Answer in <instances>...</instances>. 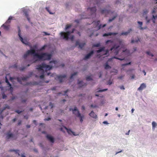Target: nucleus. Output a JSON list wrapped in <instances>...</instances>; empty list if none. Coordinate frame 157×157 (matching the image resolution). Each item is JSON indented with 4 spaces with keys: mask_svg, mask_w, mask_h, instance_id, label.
<instances>
[{
    "mask_svg": "<svg viewBox=\"0 0 157 157\" xmlns=\"http://www.w3.org/2000/svg\"><path fill=\"white\" fill-rule=\"evenodd\" d=\"M29 55V54L26 52V53L24 54L23 57L24 58H26Z\"/></svg>",
    "mask_w": 157,
    "mask_h": 157,
    "instance_id": "40",
    "label": "nucleus"
},
{
    "mask_svg": "<svg viewBox=\"0 0 157 157\" xmlns=\"http://www.w3.org/2000/svg\"><path fill=\"white\" fill-rule=\"evenodd\" d=\"M131 31H132V29H130L127 32H122L121 33V35H127L129 33H130V32Z\"/></svg>",
    "mask_w": 157,
    "mask_h": 157,
    "instance_id": "22",
    "label": "nucleus"
},
{
    "mask_svg": "<svg viewBox=\"0 0 157 157\" xmlns=\"http://www.w3.org/2000/svg\"><path fill=\"white\" fill-rule=\"evenodd\" d=\"M85 118V116L83 115H81V114L79 113V119L80 120V121L81 122H82L83 121V120Z\"/></svg>",
    "mask_w": 157,
    "mask_h": 157,
    "instance_id": "21",
    "label": "nucleus"
},
{
    "mask_svg": "<svg viewBox=\"0 0 157 157\" xmlns=\"http://www.w3.org/2000/svg\"><path fill=\"white\" fill-rule=\"evenodd\" d=\"M148 13V11L147 10H145L144 11L143 14V16H144L145 15H146V14Z\"/></svg>",
    "mask_w": 157,
    "mask_h": 157,
    "instance_id": "37",
    "label": "nucleus"
},
{
    "mask_svg": "<svg viewBox=\"0 0 157 157\" xmlns=\"http://www.w3.org/2000/svg\"><path fill=\"white\" fill-rule=\"evenodd\" d=\"M131 62H129L128 63H126L125 64H122V66H126V65H130V64H131Z\"/></svg>",
    "mask_w": 157,
    "mask_h": 157,
    "instance_id": "45",
    "label": "nucleus"
},
{
    "mask_svg": "<svg viewBox=\"0 0 157 157\" xmlns=\"http://www.w3.org/2000/svg\"><path fill=\"white\" fill-rule=\"evenodd\" d=\"M21 120H20L18 121V125H19L21 124Z\"/></svg>",
    "mask_w": 157,
    "mask_h": 157,
    "instance_id": "54",
    "label": "nucleus"
},
{
    "mask_svg": "<svg viewBox=\"0 0 157 157\" xmlns=\"http://www.w3.org/2000/svg\"><path fill=\"white\" fill-rule=\"evenodd\" d=\"M2 96L3 99H5L7 97L6 95L4 94H2Z\"/></svg>",
    "mask_w": 157,
    "mask_h": 157,
    "instance_id": "49",
    "label": "nucleus"
},
{
    "mask_svg": "<svg viewBox=\"0 0 157 157\" xmlns=\"http://www.w3.org/2000/svg\"><path fill=\"white\" fill-rule=\"evenodd\" d=\"M66 77V75H57L56 79H58L59 80L60 83L62 82L63 81V79Z\"/></svg>",
    "mask_w": 157,
    "mask_h": 157,
    "instance_id": "9",
    "label": "nucleus"
},
{
    "mask_svg": "<svg viewBox=\"0 0 157 157\" xmlns=\"http://www.w3.org/2000/svg\"><path fill=\"white\" fill-rule=\"evenodd\" d=\"M6 82L7 83L8 85L9 86H10V88H12V87H11V84L9 82V81L7 79V78H6Z\"/></svg>",
    "mask_w": 157,
    "mask_h": 157,
    "instance_id": "31",
    "label": "nucleus"
},
{
    "mask_svg": "<svg viewBox=\"0 0 157 157\" xmlns=\"http://www.w3.org/2000/svg\"><path fill=\"white\" fill-rule=\"evenodd\" d=\"M13 134L11 133H8L7 134V136L6 138L7 139H9L10 138L13 137Z\"/></svg>",
    "mask_w": 157,
    "mask_h": 157,
    "instance_id": "24",
    "label": "nucleus"
},
{
    "mask_svg": "<svg viewBox=\"0 0 157 157\" xmlns=\"http://www.w3.org/2000/svg\"><path fill=\"white\" fill-rule=\"evenodd\" d=\"M85 45V43H81L79 42V48H82V47H83Z\"/></svg>",
    "mask_w": 157,
    "mask_h": 157,
    "instance_id": "33",
    "label": "nucleus"
},
{
    "mask_svg": "<svg viewBox=\"0 0 157 157\" xmlns=\"http://www.w3.org/2000/svg\"><path fill=\"white\" fill-rule=\"evenodd\" d=\"M89 115L92 117L96 119L97 118V115L95 113L92 111L90 113H89Z\"/></svg>",
    "mask_w": 157,
    "mask_h": 157,
    "instance_id": "17",
    "label": "nucleus"
},
{
    "mask_svg": "<svg viewBox=\"0 0 157 157\" xmlns=\"http://www.w3.org/2000/svg\"><path fill=\"white\" fill-rule=\"evenodd\" d=\"M71 26V25H66V27L65 28V30H66L69 28H70Z\"/></svg>",
    "mask_w": 157,
    "mask_h": 157,
    "instance_id": "35",
    "label": "nucleus"
},
{
    "mask_svg": "<svg viewBox=\"0 0 157 157\" xmlns=\"http://www.w3.org/2000/svg\"><path fill=\"white\" fill-rule=\"evenodd\" d=\"M82 81H79V89L80 88V87H81V86H80V85H81V84L82 83Z\"/></svg>",
    "mask_w": 157,
    "mask_h": 157,
    "instance_id": "55",
    "label": "nucleus"
},
{
    "mask_svg": "<svg viewBox=\"0 0 157 157\" xmlns=\"http://www.w3.org/2000/svg\"><path fill=\"white\" fill-rule=\"evenodd\" d=\"M82 110H84L85 109V107L84 106H82Z\"/></svg>",
    "mask_w": 157,
    "mask_h": 157,
    "instance_id": "62",
    "label": "nucleus"
},
{
    "mask_svg": "<svg viewBox=\"0 0 157 157\" xmlns=\"http://www.w3.org/2000/svg\"><path fill=\"white\" fill-rule=\"evenodd\" d=\"M145 17V19H146L147 21V23H149V20H147V16H146V17Z\"/></svg>",
    "mask_w": 157,
    "mask_h": 157,
    "instance_id": "60",
    "label": "nucleus"
},
{
    "mask_svg": "<svg viewBox=\"0 0 157 157\" xmlns=\"http://www.w3.org/2000/svg\"><path fill=\"white\" fill-rule=\"evenodd\" d=\"M35 55L39 59L43 60H49L52 57L51 54H49L47 53H43L40 54H36Z\"/></svg>",
    "mask_w": 157,
    "mask_h": 157,
    "instance_id": "4",
    "label": "nucleus"
},
{
    "mask_svg": "<svg viewBox=\"0 0 157 157\" xmlns=\"http://www.w3.org/2000/svg\"><path fill=\"white\" fill-rule=\"evenodd\" d=\"M109 52V50L108 49L106 50L105 51V53L104 54V55H106L107 54V53Z\"/></svg>",
    "mask_w": 157,
    "mask_h": 157,
    "instance_id": "53",
    "label": "nucleus"
},
{
    "mask_svg": "<svg viewBox=\"0 0 157 157\" xmlns=\"http://www.w3.org/2000/svg\"><path fill=\"white\" fill-rule=\"evenodd\" d=\"M10 67H13V68H17V64H14V65H13L11 66H10Z\"/></svg>",
    "mask_w": 157,
    "mask_h": 157,
    "instance_id": "44",
    "label": "nucleus"
},
{
    "mask_svg": "<svg viewBox=\"0 0 157 157\" xmlns=\"http://www.w3.org/2000/svg\"><path fill=\"white\" fill-rule=\"evenodd\" d=\"M24 117L26 119H28V116H24Z\"/></svg>",
    "mask_w": 157,
    "mask_h": 157,
    "instance_id": "64",
    "label": "nucleus"
},
{
    "mask_svg": "<svg viewBox=\"0 0 157 157\" xmlns=\"http://www.w3.org/2000/svg\"><path fill=\"white\" fill-rule=\"evenodd\" d=\"M153 18L154 19H155V18H157V16H154V15H153Z\"/></svg>",
    "mask_w": 157,
    "mask_h": 157,
    "instance_id": "63",
    "label": "nucleus"
},
{
    "mask_svg": "<svg viewBox=\"0 0 157 157\" xmlns=\"http://www.w3.org/2000/svg\"><path fill=\"white\" fill-rule=\"evenodd\" d=\"M119 47V45H117L116 44H115L110 49V51H113V52H114V54L115 55H117L118 54L119 52L118 48Z\"/></svg>",
    "mask_w": 157,
    "mask_h": 157,
    "instance_id": "6",
    "label": "nucleus"
},
{
    "mask_svg": "<svg viewBox=\"0 0 157 157\" xmlns=\"http://www.w3.org/2000/svg\"><path fill=\"white\" fill-rule=\"evenodd\" d=\"M113 40H107L106 42H105V44H108L109 43H110L111 44L113 43Z\"/></svg>",
    "mask_w": 157,
    "mask_h": 157,
    "instance_id": "36",
    "label": "nucleus"
},
{
    "mask_svg": "<svg viewBox=\"0 0 157 157\" xmlns=\"http://www.w3.org/2000/svg\"><path fill=\"white\" fill-rule=\"evenodd\" d=\"M117 13H116L115 15L112 18H110L109 20V22H111L117 16Z\"/></svg>",
    "mask_w": 157,
    "mask_h": 157,
    "instance_id": "28",
    "label": "nucleus"
},
{
    "mask_svg": "<svg viewBox=\"0 0 157 157\" xmlns=\"http://www.w3.org/2000/svg\"><path fill=\"white\" fill-rule=\"evenodd\" d=\"M12 17L11 16H10L9 17L8 20L6 21L5 23L6 24H9L10 25V22L11 20L12 19Z\"/></svg>",
    "mask_w": 157,
    "mask_h": 157,
    "instance_id": "23",
    "label": "nucleus"
},
{
    "mask_svg": "<svg viewBox=\"0 0 157 157\" xmlns=\"http://www.w3.org/2000/svg\"><path fill=\"white\" fill-rule=\"evenodd\" d=\"M49 106L51 107V108H52L53 107V104L51 102H50L49 104Z\"/></svg>",
    "mask_w": 157,
    "mask_h": 157,
    "instance_id": "51",
    "label": "nucleus"
},
{
    "mask_svg": "<svg viewBox=\"0 0 157 157\" xmlns=\"http://www.w3.org/2000/svg\"><path fill=\"white\" fill-rule=\"evenodd\" d=\"M92 22L94 25H95L94 28H96V29L95 30H98L101 28H103L105 27L106 25V24H104L103 25H102L101 24H100V22L99 21H98L96 22L93 21H92Z\"/></svg>",
    "mask_w": 157,
    "mask_h": 157,
    "instance_id": "5",
    "label": "nucleus"
},
{
    "mask_svg": "<svg viewBox=\"0 0 157 157\" xmlns=\"http://www.w3.org/2000/svg\"><path fill=\"white\" fill-rule=\"evenodd\" d=\"M56 87H54L52 88H51L52 90H55L56 89Z\"/></svg>",
    "mask_w": 157,
    "mask_h": 157,
    "instance_id": "61",
    "label": "nucleus"
},
{
    "mask_svg": "<svg viewBox=\"0 0 157 157\" xmlns=\"http://www.w3.org/2000/svg\"><path fill=\"white\" fill-rule=\"evenodd\" d=\"M138 40H132L131 43H134L135 42H137L138 41H140L139 39L138 38Z\"/></svg>",
    "mask_w": 157,
    "mask_h": 157,
    "instance_id": "39",
    "label": "nucleus"
},
{
    "mask_svg": "<svg viewBox=\"0 0 157 157\" xmlns=\"http://www.w3.org/2000/svg\"><path fill=\"white\" fill-rule=\"evenodd\" d=\"M28 77H25L22 78H20L19 77H17L16 78V79L17 80V81L19 82L21 84H22V80L23 81H26L27 80V79L28 78Z\"/></svg>",
    "mask_w": 157,
    "mask_h": 157,
    "instance_id": "10",
    "label": "nucleus"
},
{
    "mask_svg": "<svg viewBox=\"0 0 157 157\" xmlns=\"http://www.w3.org/2000/svg\"><path fill=\"white\" fill-rule=\"evenodd\" d=\"M46 47V45H44L40 49V50H43L45 49V48Z\"/></svg>",
    "mask_w": 157,
    "mask_h": 157,
    "instance_id": "48",
    "label": "nucleus"
},
{
    "mask_svg": "<svg viewBox=\"0 0 157 157\" xmlns=\"http://www.w3.org/2000/svg\"><path fill=\"white\" fill-rule=\"evenodd\" d=\"M108 90L107 89H105L103 90H99L98 91V92H102L103 91H106Z\"/></svg>",
    "mask_w": 157,
    "mask_h": 157,
    "instance_id": "43",
    "label": "nucleus"
},
{
    "mask_svg": "<svg viewBox=\"0 0 157 157\" xmlns=\"http://www.w3.org/2000/svg\"><path fill=\"white\" fill-rule=\"evenodd\" d=\"M15 112L16 113H18V114H20V113H22V111H20L19 110H16L15 111Z\"/></svg>",
    "mask_w": 157,
    "mask_h": 157,
    "instance_id": "50",
    "label": "nucleus"
},
{
    "mask_svg": "<svg viewBox=\"0 0 157 157\" xmlns=\"http://www.w3.org/2000/svg\"><path fill=\"white\" fill-rule=\"evenodd\" d=\"M138 23L140 25V29L141 30H143L144 29L142 27L143 23L140 21H138Z\"/></svg>",
    "mask_w": 157,
    "mask_h": 157,
    "instance_id": "30",
    "label": "nucleus"
},
{
    "mask_svg": "<svg viewBox=\"0 0 157 157\" xmlns=\"http://www.w3.org/2000/svg\"><path fill=\"white\" fill-rule=\"evenodd\" d=\"M17 98V97H15V96H13L11 98V99L12 100H14V99H15L16 98Z\"/></svg>",
    "mask_w": 157,
    "mask_h": 157,
    "instance_id": "59",
    "label": "nucleus"
},
{
    "mask_svg": "<svg viewBox=\"0 0 157 157\" xmlns=\"http://www.w3.org/2000/svg\"><path fill=\"white\" fill-rule=\"evenodd\" d=\"M146 87V84L144 83L141 84L140 86L138 89V90L139 91L142 90L144 89Z\"/></svg>",
    "mask_w": 157,
    "mask_h": 157,
    "instance_id": "15",
    "label": "nucleus"
},
{
    "mask_svg": "<svg viewBox=\"0 0 157 157\" xmlns=\"http://www.w3.org/2000/svg\"><path fill=\"white\" fill-rule=\"evenodd\" d=\"M97 9L95 6L92 7H89L87 9V11L88 13H90V16L89 17H87L84 15H82L81 16V17H80L81 19H86V18H93L95 16L96 12ZM80 17H79V19Z\"/></svg>",
    "mask_w": 157,
    "mask_h": 157,
    "instance_id": "3",
    "label": "nucleus"
},
{
    "mask_svg": "<svg viewBox=\"0 0 157 157\" xmlns=\"http://www.w3.org/2000/svg\"><path fill=\"white\" fill-rule=\"evenodd\" d=\"M18 30V36L20 38V40L21 41V42L23 43L24 44H25V45H28V42L27 41L25 40L21 36V30L20 29V27L18 26L17 27Z\"/></svg>",
    "mask_w": 157,
    "mask_h": 157,
    "instance_id": "7",
    "label": "nucleus"
},
{
    "mask_svg": "<svg viewBox=\"0 0 157 157\" xmlns=\"http://www.w3.org/2000/svg\"><path fill=\"white\" fill-rule=\"evenodd\" d=\"M105 49V47H103L101 48H100L97 51V53H100L102 51H104Z\"/></svg>",
    "mask_w": 157,
    "mask_h": 157,
    "instance_id": "27",
    "label": "nucleus"
},
{
    "mask_svg": "<svg viewBox=\"0 0 157 157\" xmlns=\"http://www.w3.org/2000/svg\"><path fill=\"white\" fill-rule=\"evenodd\" d=\"M74 30L75 29H73L71 32H61L60 33L61 38L66 40H67L69 39H70L72 41H73L74 39V36L73 35H71V33H73Z\"/></svg>",
    "mask_w": 157,
    "mask_h": 157,
    "instance_id": "2",
    "label": "nucleus"
},
{
    "mask_svg": "<svg viewBox=\"0 0 157 157\" xmlns=\"http://www.w3.org/2000/svg\"><path fill=\"white\" fill-rule=\"evenodd\" d=\"M25 67H21L19 68V70L21 71H23L25 69Z\"/></svg>",
    "mask_w": 157,
    "mask_h": 157,
    "instance_id": "47",
    "label": "nucleus"
},
{
    "mask_svg": "<svg viewBox=\"0 0 157 157\" xmlns=\"http://www.w3.org/2000/svg\"><path fill=\"white\" fill-rule=\"evenodd\" d=\"M3 27L4 29L6 30H8L9 29L10 27V25L9 24H6V23H4L3 24L2 26Z\"/></svg>",
    "mask_w": 157,
    "mask_h": 157,
    "instance_id": "19",
    "label": "nucleus"
},
{
    "mask_svg": "<svg viewBox=\"0 0 157 157\" xmlns=\"http://www.w3.org/2000/svg\"><path fill=\"white\" fill-rule=\"evenodd\" d=\"M86 79L87 81H90L92 80V78L90 76H88L86 77Z\"/></svg>",
    "mask_w": 157,
    "mask_h": 157,
    "instance_id": "34",
    "label": "nucleus"
},
{
    "mask_svg": "<svg viewBox=\"0 0 157 157\" xmlns=\"http://www.w3.org/2000/svg\"><path fill=\"white\" fill-rule=\"evenodd\" d=\"M120 88L121 90H124L125 89L124 86H121L120 87Z\"/></svg>",
    "mask_w": 157,
    "mask_h": 157,
    "instance_id": "57",
    "label": "nucleus"
},
{
    "mask_svg": "<svg viewBox=\"0 0 157 157\" xmlns=\"http://www.w3.org/2000/svg\"><path fill=\"white\" fill-rule=\"evenodd\" d=\"M97 106L96 105H90V107L92 108H95L97 107Z\"/></svg>",
    "mask_w": 157,
    "mask_h": 157,
    "instance_id": "58",
    "label": "nucleus"
},
{
    "mask_svg": "<svg viewBox=\"0 0 157 157\" xmlns=\"http://www.w3.org/2000/svg\"><path fill=\"white\" fill-rule=\"evenodd\" d=\"M100 46V43H98L95 44H94L93 45V47H98Z\"/></svg>",
    "mask_w": 157,
    "mask_h": 157,
    "instance_id": "38",
    "label": "nucleus"
},
{
    "mask_svg": "<svg viewBox=\"0 0 157 157\" xmlns=\"http://www.w3.org/2000/svg\"><path fill=\"white\" fill-rule=\"evenodd\" d=\"M43 33L45 34V35H50V34L49 33H47L46 32H43Z\"/></svg>",
    "mask_w": 157,
    "mask_h": 157,
    "instance_id": "56",
    "label": "nucleus"
},
{
    "mask_svg": "<svg viewBox=\"0 0 157 157\" xmlns=\"http://www.w3.org/2000/svg\"><path fill=\"white\" fill-rule=\"evenodd\" d=\"M50 65H48L44 63H43L41 65H38L36 69L39 71H41L42 72V74L40 76V78L43 79L44 77V69L46 71L51 70L53 67H58V62L56 60H52L49 62Z\"/></svg>",
    "mask_w": 157,
    "mask_h": 157,
    "instance_id": "1",
    "label": "nucleus"
},
{
    "mask_svg": "<svg viewBox=\"0 0 157 157\" xmlns=\"http://www.w3.org/2000/svg\"><path fill=\"white\" fill-rule=\"evenodd\" d=\"M64 128L67 130V133L70 135H73L74 136H76V134H75V133L73 132L71 129H68L65 127H64Z\"/></svg>",
    "mask_w": 157,
    "mask_h": 157,
    "instance_id": "12",
    "label": "nucleus"
},
{
    "mask_svg": "<svg viewBox=\"0 0 157 157\" xmlns=\"http://www.w3.org/2000/svg\"><path fill=\"white\" fill-rule=\"evenodd\" d=\"M111 68V67L108 65V63L106 62L105 65V69H108Z\"/></svg>",
    "mask_w": 157,
    "mask_h": 157,
    "instance_id": "25",
    "label": "nucleus"
},
{
    "mask_svg": "<svg viewBox=\"0 0 157 157\" xmlns=\"http://www.w3.org/2000/svg\"><path fill=\"white\" fill-rule=\"evenodd\" d=\"M113 58H114V59H118V60H123L124 59H121V58H118V57H116L115 56H114L112 58V59ZM112 58L111 59H112Z\"/></svg>",
    "mask_w": 157,
    "mask_h": 157,
    "instance_id": "42",
    "label": "nucleus"
},
{
    "mask_svg": "<svg viewBox=\"0 0 157 157\" xmlns=\"http://www.w3.org/2000/svg\"><path fill=\"white\" fill-rule=\"evenodd\" d=\"M101 13L104 14H105V15H106L110 13V11L109 10H108L104 9L101 10Z\"/></svg>",
    "mask_w": 157,
    "mask_h": 157,
    "instance_id": "14",
    "label": "nucleus"
},
{
    "mask_svg": "<svg viewBox=\"0 0 157 157\" xmlns=\"http://www.w3.org/2000/svg\"><path fill=\"white\" fill-rule=\"evenodd\" d=\"M69 110L70 111H72L73 113L77 117H78V110L76 107H75L74 108H71Z\"/></svg>",
    "mask_w": 157,
    "mask_h": 157,
    "instance_id": "8",
    "label": "nucleus"
},
{
    "mask_svg": "<svg viewBox=\"0 0 157 157\" xmlns=\"http://www.w3.org/2000/svg\"><path fill=\"white\" fill-rule=\"evenodd\" d=\"M112 82L110 80H109L108 82V84L110 85L112 84Z\"/></svg>",
    "mask_w": 157,
    "mask_h": 157,
    "instance_id": "52",
    "label": "nucleus"
},
{
    "mask_svg": "<svg viewBox=\"0 0 157 157\" xmlns=\"http://www.w3.org/2000/svg\"><path fill=\"white\" fill-rule=\"evenodd\" d=\"M24 14H25V16L27 18L28 20L29 21V22H30V18L29 17V13L27 11H24Z\"/></svg>",
    "mask_w": 157,
    "mask_h": 157,
    "instance_id": "20",
    "label": "nucleus"
},
{
    "mask_svg": "<svg viewBox=\"0 0 157 157\" xmlns=\"http://www.w3.org/2000/svg\"><path fill=\"white\" fill-rule=\"evenodd\" d=\"M10 151H11V152L14 151L16 152V153H17L18 155H19V156L20 155V154L19 153H18V152L19 151L18 150H10Z\"/></svg>",
    "mask_w": 157,
    "mask_h": 157,
    "instance_id": "32",
    "label": "nucleus"
},
{
    "mask_svg": "<svg viewBox=\"0 0 157 157\" xmlns=\"http://www.w3.org/2000/svg\"><path fill=\"white\" fill-rule=\"evenodd\" d=\"M46 137L47 139L51 142L53 143L54 142V139L53 138L49 135H47Z\"/></svg>",
    "mask_w": 157,
    "mask_h": 157,
    "instance_id": "18",
    "label": "nucleus"
},
{
    "mask_svg": "<svg viewBox=\"0 0 157 157\" xmlns=\"http://www.w3.org/2000/svg\"><path fill=\"white\" fill-rule=\"evenodd\" d=\"M27 52L29 55H33L34 56L36 57V56L35 55L36 54H38L36 52V51L34 49H31L30 50L27 51Z\"/></svg>",
    "mask_w": 157,
    "mask_h": 157,
    "instance_id": "11",
    "label": "nucleus"
},
{
    "mask_svg": "<svg viewBox=\"0 0 157 157\" xmlns=\"http://www.w3.org/2000/svg\"><path fill=\"white\" fill-rule=\"evenodd\" d=\"M94 52L93 51H91L89 53L87 54L85 57L84 59L86 60L90 58L91 56L93 54Z\"/></svg>",
    "mask_w": 157,
    "mask_h": 157,
    "instance_id": "13",
    "label": "nucleus"
},
{
    "mask_svg": "<svg viewBox=\"0 0 157 157\" xmlns=\"http://www.w3.org/2000/svg\"><path fill=\"white\" fill-rule=\"evenodd\" d=\"M49 8L48 7H47L46 8V10L50 14H52L53 13H51L49 10Z\"/></svg>",
    "mask_w": 157,
    "mask_h": 157,
    "instance_id": "46",
    "label": "nucleus"
},
{
    "mask_svg": "<svg viewBox=\"0 0 157 157\" xmlns=\"http://www.w3.org/2000/svg\"><path fill=\"white\" fill-rule=\"evenodd\" d=\"M146 53H147V55H149V56H151L152 57H153V56H154V55H153V54H152L151 53H150V52H149V51H147V52H146Z\"/></svg>",
    "mask_w": 157,
    "mask_h": 157,
    "instance_id": "41",
    "label": "nucleus"
},
{
    "mask_svg": "<svg viewBox=\"0 0 157 157\" xmlns=\"http://www.w3.org/2000/svg\"><path fill=\"white\" fill-rule=\"evenodd\" d=\"M77 72H75L74 73L72 74L71 76L70 77V79H72V78H74V77L77 75Z\"/></svg>",
    "mask_w": 157,
    "mask_h": 157,
    "instance_id": "29",
    "label": "nucleus"
},
{
    "mask_svg": "<svg viewBox=\"0 0 157 157\" xmlns=\"http://www.w3.org/2000/svg\"><path fill=\"white\" fill-rule=\"evenodd\" d=\"M118 34L117 33H105L103 34V36H111L112 35H116Z\"/></svg>",
    "mask_w": 157,
    "mask_h": 157,
    "instance_id": "16",
    "label": "nucleus"
},
{
    "mask_svg": "<svg viewBox=\"0 0 157 157\" xmlns=\"http://www.w3.org/2000/svg\"><path fill=\"white\" fill-rule=\"evenodd\" d=\"M152 129L153 130H154L155 127L157 126V124L155 121H153L152 123Z\"/></svg>",
    "mask_w": 157,
    "mask_h": 157,
    "instance_id": "26",
    "label": "nucleus"
}]
</instances>
